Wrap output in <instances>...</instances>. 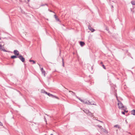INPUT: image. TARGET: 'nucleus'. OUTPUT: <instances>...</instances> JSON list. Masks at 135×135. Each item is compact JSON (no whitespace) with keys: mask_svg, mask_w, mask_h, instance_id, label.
<instances>
[{"mask_svg":"<svg viewBox=\"0 0 135 135\" xmlns=\"http://www.w3.org/2000/svg\"><path fill=\"white\" fill-rule=\"evenodd\" d=\"M117 99L118 102V108L119 109H121L123 110H125V107L123 106L122 103L120 102L117 98Z\"/></svg>","mask_w":135,"mask_h":135,"instance_id":"1","label":"nucleus"},{"mask_svg":"<svg viewBox=\"0 0 135 135\" xmlns=\"http://www.w3.org/2000/svg\"><path fill=\"white\" fill-rule=\"evenodd\" d=\"M23 62H24L25 61V59L24 57H23L22 55H20L18 57Z\"/></svg>","mask_w":135,"mask_h":135,"instance_id":"2","label":"nucleus"},{"mask_svg":"<svg viewBox=\"0 0 135 135\" xmlns=\"http://www.w3.org/2000/svg\"><path fill=\"white\" fill-rule=\"evenodd\" d=\"M47 95L49 96L52 98H55L57 99H58V98L57 97H56V96L52 94H50V93H48Z\"/></svg>","mask_w":135,"mask_h":135,"instance_id":"3","label":"nucleus"},{"mask_svg":"<svg viewBox=\"0 0 135 135\" xmlns=\"http://www.w3.org/2000/svg\"><path fill=\"white\" fill-rule=\"evenodd\" d=\"M13 53L15 55L17 56H19L20 55L19 51L17 50H15L13 51Z\"/></svg>","mask_w":135,"mask_h":135,"instance_id":"4","label":"nucleus"},{"mask_svg":"<svg viewBox=\"0 0 135 135\" xmlns=\"http://www.w3.org/2000/svg\"><path fill=\"white\" fill-rule=\"evenodd\" d=\"M41 71L42 72V74L43 75H44V76H45V71L44 70V69H43V68H42L41 69Z\"/></svg>","mask_w":135,"mask_h":135,"instance_id":"5","label":"nucleus"},{"mask_svg":"<svg viewBox=\"0 0 135 135\" xmlns=\"http://www.w3.org/2000/svg\"><path fill=\"white\" fill-rule=\"evenodd\" d=\"M88 29L91 31L92 32H93L95 31L94 30L93 28L91 27L90 26H88Z\"/></svg>","mask_w":135,"mask_h":135,"instance_id":"6","label":"nucleus"},{"mask_svg":"<svg viewBox=\"0 0 135 135\" xmlns=\"http://www.w3.org/2000/svg\"><path fill=\"white\" fill-rule=\"evenodd\" d=\"M18 56H16L15 55H13L11 56V59H14L17 58H18Z\"/></svg>","mask_w":135,"mask_h":135,"instance_id":"7","label":"nucleus"},{"mask_svg":"<svg viewBox=\"0 0 135 135\" xmlns=\"http://www.w3.org/2000/svg\"><path fill=\"white\" fill-rule=\"evenodd\" d=\"M54 16L57 21H60L59 19L57 17L56 15H54Z\"/></svg>","mask_w":135,"mask_h":135,"instance_id":"8","label":"nucleus"},{"mask_svg":"<svg viewBox=\"0 0 135 135\" xmlns=\"http://www.w3.org/2000/svg\"><path fill=\"white\" fill-rule=\"evenodd\" d=\"M80 44L81 46H83L85 45V43L83 42L80 41Z\"/></svg>","mask_w":135,"mask_h":135,"instance_id":"9","label":"nucleus"},{"mask_svg":"<svg viewBox=\"0 0 135 135\" xmlns=\"http://www.w3.org/2000/svg\"><path fill=\"white\" fill-rule=\"evenodd\" d=\"M83 103L84 104H87L89 105V103H90V102L88 101H85L84 100L83 101Z\"/></svg>","mask_w":135,"mask_h":135,"instance_id":"10","label":"nucleus"},{"mask_svg":"<svg viewBox=\"0 0 135 135\" xmlns=\"http://www.w3.org/2000/svg\"><path fill=\"white\" fill-rule=\"evenodd\" d=\"M89 105H96V104H95V102L93 101L91 102H90Z\"/></svg>","mask_w":135,"mask_h":135,"instance_id":"11","label":"nucleus"},{"mask_svg":"<svg viewBox=\"0 0 135 135\" xmlns=\"http://www.w3.org/2000/svg\"><path fill=\"white\" fill-rule=\"evenodd\" d=\"M131 113L132 114L135 115V110L133 109L131 111Z\"/></svg>","mask_w":135,"mask_h":135,"instance_id":"12","label":"nucleus"},{"mask_svg":"<svg viewBox=\"0 0 135 135\" xmlns=\"http://www.w3.org/2000/svg\"><path fill=\"white\" fill-rule=\"evenodd\" d=\"M29 61L30 62H33V63H32V64H35L36 63V62L35 61L33 60H31V59H30L29 60Z\"/></svg>","mask_w":135,"mask_h":135,"instance_id":"13","label":"nucleus"},{"mask_svg":"<svg viewBox=\"0 0 135 135\" xmlns=\"http://www.w3.org/2000/svg\"><path fill=\"white\" fill-rule=\"evenodd\" d=\"M83 111L85 113L87 114L88 113V112H89V110H87L86 109H84L83 110Z\"/></svg>","mask_w":135,"mask_h":135,"instance_id":"14","label":"nucleus"},{"mask_svg":"<svg viewBox=\"0 0 135 135\" xmlns=\"http://www.w3.org/2000/svg\"><path fill=\"white\" fill-rule=\"evenodd\" d=\"M1 51H4V52H7V51L6 50L4 49L3 48H2V47L1 48V49L0 50Z\"/></svg>","mask_w":135,"mask_h":135,"instance_id":"15","label":"nucleus"},{"mask_svg":"<svg viewBox=\"0 0 135 135\" xmlns=\"http://www.w3.org/2000/svg\"><path fill=\"white\" fill-rule=\"evenodd\" d=\"M87 114L88 115H89L91 116H92V113L91 112H90L89 111V112H88V113H87Z\"/></svg>","mask_w":135,"mask_h":135,"instance_id":"16","label":"nucleus"},{"mask_svg":"<svg viewBox=\"0 0 135 135\" xmlns=\"http://www.w3.org/2000/svg\"><path fill=\"white\" fill-rule=\"evenodd\" d=\"M131 3L133 5H135V1H132L131 2Z\"/></svg>","mask_w":135,"mask_h":135,"instance_id":"17","label":"nucleus"},{"mask_svg":"<svg viewBox=\"0 0 135 135\" xmlns=\"http://www.w3.org/2000/svg\"><path fill=\"white\" fill-rule=\"evenodd\" d=\"M102 129L103 130V131L105 133H108L107 131H106V129H105L102 128Z\"/></svg>","mask_w":135,"mask_h":135,"instance_id":"18","label":"nucleus"},{"mask_svg":"<svg viewBox=\"0 0 135 135\" xmlns=\"http://www.w3.org/2000/svg\"><path fill=\"white\" fill-rule=\"evenodd\" d=\"M45 5H46V6H48V4H47L45 3V4H41L40 5V6H45Z\"/></svg>","mask_w":135,"mask_h":135,"instance_id":"19","label":"nucleus"},{"mask_svg":"<svg viewBox=\"0 0 135 135\" xmlns=\"http://www.w3.org/2000/svg\"><path fill=\"white\" fill-rule=\"evenodd\" d=\"M62 65L63 67H64V59L63 58H62Z\"/></svg>","mask_w":135,"mask_h":135,"instance_id":"20","label":"nucleus"},{"mask_svg":"<svg viewBox=\"0 0 135 135\" xmlns=\"http://www.w3.org/2000/svg\"><path fill=\"white\" fill-rule=\"evenodd\" d=\"M114 127H117L118 128H120L119 126L118 125H115L114 126Z\"/></svg>","mask_w":135,"mask_h":135,"instance_id":"21","label":"nucleus"},{"mask_svg":"<svg viewBox=\"0 0 135 135\" xmlns=\"http://www.w3.org/2000/svg\"><path fill=\"white\" fill-rule=\"evenodd\" d=\"M43 93L46 94L47 95V93H48L45 90H44V92H43Z\"/></svg>","mask_w":135,"mask_h":135,"instance_id":"22","label":"nucleus"},{"mask_svg":"<svg viewBox=\"0 0 135 135\" xmlns=\"http://www.w3.org/2000/svg\"><path fill=\"white\" fill-rule=\"evenodd\" d=\"M78 98L81 102L83 103V101H84V100L81 99L80 98Z\"/></svg>","mask_w":135,"mask_h":135,"instance_id":"23","label":"nucleus"},{"mask_svg":"<svg viewBox=\"0 0 135 135\" xmlns=\"http://www.w3.org/2000/svg\"><path fill=\"white\" fill-rule=\"evenodd\" d=\"M98 127H99V128H101V129H102V128H103L102 127V126H100L99 125H98L97 126Z\"/></svg>","mask_w":135,"mask_h":135,"instance_id":"24","label":"nucleus"},{"mask_svg":"<svg viewBox=\"0 0 135 135\" xmlns=\"http://www.w3.org/2000/svg\"><path fill=\"white\" fill-rule=\"evenodd\" d=\"M44 119L45 121V122H47L46 119V118L45 117V116L44 117Z\"/></svg>","mask_w":135,"mask_h":135,"instance_id":"25","label":"nucleus"},{"mask_svg":"<svg viewBox=\"0 0 135 135\" xmlns=\"http://www.w3.org/2000/svg\"><path fill=\"white\" fill-rule=\"evenodd\" d=\"M0 126H3V124L2 122H0Z\"/></svg>","mask_w":135,"mask_h":135,"instance_id":"26","label":"nucleus"},{"mask_svg":"<svg viewBox=\"0 0 135 135\" xmlns=\"http://www.w3.org/2000/svg\"><path fill=\"white\" fill-rule=\"evenodd\" d=\"M102 66H103V68L104 69H105V66L104 65H102Z\"/></svg>","mask_w":135,"mask_h":135,"instance_id":"27","label":"nucleus"},{"mask_svg":"<svg viewBox=\"0 0 135 135\" xmlns=\"http://www.w3.org/2000/svg\"><path fill=\"white\" fill-rule=\"evenodd\" d=\"M122 114H125L124 112H122Z\"/></svg>","mask_w":135,"mask_h":135,"instance_id":"28","label":"nucleus"},{"mask_svg":"<svg viewBox=\"0 0 135 135\" xmlns=\"http://www.w3.org/2000/svg\"><path fill=\"white\" fill-rule=\"evenodd\" d=\"M2 47V45L1 44L0 45V50L1 49V48Z\"/></svg>","mask_w":135,"mask_h":135,"instance_id":"29","label":"nucleus"},{"mask_svg":"<svg viewBox=\"0 0 135 135\" xmlns=\"http://www.w3.org/2000/svg\"><path fill=\"white\" fill-rule=\"evenodd\" d=\"M50 12H53V13H55L54 12H52V11H51V10H50Z\"/></svg>","mask_w":135,"mask_h":135,"instance_id":"30","label":"nucleus"},{"mask_svg":"<svg viewBox=\"0 0 135 135\" xmlns=\"http://www.w3.org/2000/svg\"><path fill=\"white\" fill-rule=\"evenodd\" d=\"M125 109H126V108H125ZM125 110L124 112H128V111H126V110H125H125Z\"/></svg>","mask_w":135,"mask_h":135,"instance_id":"31","label":"nucleus"},{"mask_svg":"<svg viewBox=\"0 0 135 135\" xmlns=\"http://www.w3.org/2000/svg\"><path fill=\"white\" fill-rule=\"evenodd\" d=\"M106 30H107L108 31V28H106Z\"/></svg>","mask_w":135,"mask_h":135,"instance_id":"32","label":"nucleus"},{"mask_svg":"<svg viewBox=\"0 0 135 135\" xmlns=\"http://www.w3.org/2000/svg\"><path fill=\"white\" fill-rule=\"evenodd\" d=\"M38 65H39V66L40 67V65L39 64H38Z\"/></svg>","mask_w":135,"mask_h":135,"instance_id":"33","label":"nucleus"},{"mask_svg":"<svg viewBox=\"0 0 135 135\" xmlns=\"http://www.w3.org/2000/svg\"><path fill=\"white\" fill-rule=\"evenodd\" d=\"M71 92L73 93V94H75V93H74V92H73L72 91H71Z\"/></svg>","mask_w":135,"mask_h":135,"instance_id":"34","label":"nucleus"},{"mask_svg":"<svg viewBox=\"0 0 135 135\" xmlns=\"http://www.w3.org/2000/svg\"><path fill=\"white\" fill-rule=\"evenodd\" d=\"M30 1V0H27V1L28 2H29Z\"/></svg>","mask_w":135,"mask_h":135,"instance_id":"35","label":"nucleus"},{"mask_svg":"<svg viewBox=\"0 0 135 135\" xmlns=\"http://www.w3.org/2000/svg\"><path fill=\"white\" fill-rule=\"evenodd\" d=\"M50 135H53L52 134H51Z\"/></svg>","mask_w":135,"mask_h":135,"instance_id":"36","label":"nucleus"},{"mask_svg":"<svg viewBox=\"0 0 135 135\" xmlns=\"http://www.w3.org/2000/svg\"><path fill=\"white\" fill-rule=\"evenodd\" d=\"M62 25L63 26H65L64 25V24H62Z\"/></svg>","mask_w":135,"mask_h":135,"instance_id":"37","label":"nucleus"},{"mask_svg":"<svg viewBox=\"0 0 135 135\" xmlns=\"http://www.w3.org/2000/svg\"><path fill=\"white\" fill-rule=\"evenodd\" d=\"M101 64H103V62H101Z\"/></svg>","mask_w":135,"mask_h":135,"instance_id":"38","label":"nucleus"},{"mask_svg":"<svg viewBox=\"0 0 135 135\" xmlns=\"http://www.w3.org/2000/svg\"><path fill=\"white\" fill-rule=\"evenodd\" d=\"M60 54H61V51H60Z\"/></svg>","mask_w":135,"mask_h":135,"instance_id":"39","label":"nucleus"},{"mask_svg":"<svg viewBox=\"0 0 135 135\" xmlns=\"http://www.w3.org/2000/svg\"><path fill=\"white\" fill-rule=\"evenodd\" d=\"M75 54V53L74 52V53H73V54Z\"/></svg>","mask_w":135,"mask_h":135,"instance_id":"40","label":"nucleus"},{"mask_svg":"<svg viewBox=\"0 0 135 135\" xmlns=\"http://www.w3.org/2000/svg\"><path fill=\"white\" fill-rule=\"evenodd\" d=\"M112 7H113V6H112Z\"/></svg>","mask_w":135,"mask_h":135,"instance_id":"41","label":"nucleus"},{"mask_svg":"<svg viewBox=\"0 0 135 135\" xmlns=\"http://www.w3.org/2000/svg\"><path fill=\"white\" fill-rule=\"evenodd\" d=\"M1 37H0V40H1Z\"/></svg>","mask_w":135,"mask_h":135,"instance_id":"42","label":"nucleus"},{"mask_svg":"<svg viewBox=\"0 0 135 135\" xmlns=\"http://www.w3.org/2000/svg\"><path fill=\"white\" fill-rule=\"evenodd\" d=\"M100 122H102V121H100Z\"/></svg>","mask_w":135,"mask_h":135,"instance_id":"43","label":"nucleus"},{"mask_svg":"<svg viewBox=\"0 0 135 135\" xmlns=\"http://www.w3.org/2000/svg\"><path fill=\"white\" fill-rule=\"evenodd\" d=\"M44 135H47L46 134H44Z\"/></svg>","mask_w":135,"mask_h":135,"instance_id":"44","label":"nucleus"}]
</instances>
